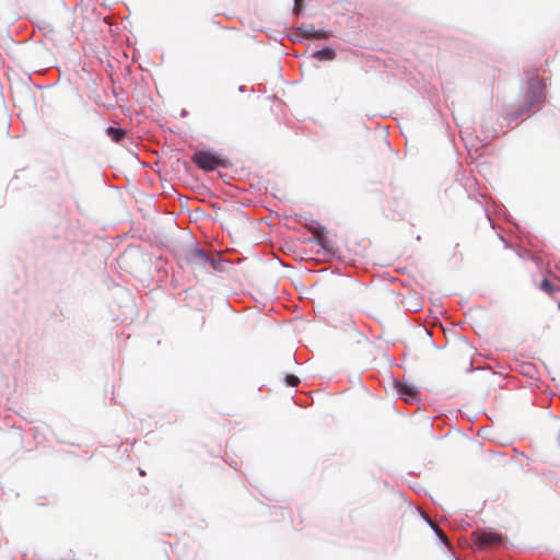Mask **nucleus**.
<instances>
[{"label":"nucleus","mask_w":560,"mask_h":560,"mask_svg":"<svg viewBox=\"0 0 560 560\" xmlns=\"http://www.w3.org/2000/svg\"><path fill=\"white\" fill-rule=\"evenodd\" d=\"M529 86H530L532 89H537V90H539V93H538V95L535 97V101H536V102L541 101V100L544 98V94H542L544 85H542V83H541L539 80H532V81L529 82Z\"/></svg>","instance_id":"nucleus-7"},{"label":"nucleus","mask_w":560,"mask_h":560,"mask_svg":"<svg viewBox=\"0 0 560 560\" xmlns=\"http://www.w3.org/2000/svg\"><path fill=\"white\" fill-rule=\"evenodd\" d=\"M430 526L434 529V532L436 533V535L440 537V539L442 541H444L446 545H448V539L446 537V535L444 534V532L442 529H440L435 524H433L430 520H428Z\"/></svg>","instance_id":"nucleus-8"},{"label":"nucleus","mask_w":560,"mask_h":560,"mask_svg":"<svg viewBox=\"0 0 560 560\" xmlns=\"http://www.w3.org/2000/svg\"><path fill=\"white\" fill-rule=\"evenodd\" d=\"M294 1H295V4L299 5L301 0H294Z\"/></svg>","instance_id":"nucleus-11"},{"label":"nucleus","mask_w":560,"mask_h":560,"mask_svg":"<svg viewBox=\"0 0 560 560\" xmlns=\"http://www.w3.org/2000/svg\"><path fill=\"white\" fill-rule=\"evenodd\" d=\"M559 308H560V302H559Z\"/></svg>","instance_id":"nucleus-12"},{"label":"nucleus","mask_w":560,"mask_h":560,"mask_svg":"<svg viewBox=\"0 0 560 560\" xmlns=\"http://www.w3.org/2000/svg\"><path fill=\"white\" fill-rule=\"evenodd\" d=\"M396 387L398 393L404 397L405 401H411L417 399L418 390L416 386L406 383H397Z\"/></svg>","instance_id":"nucleus-3"},{"label":"nucleus","mask_w":560,"mask_h":560,"mask_svg":"<svg viewBox=\"0 0 560 560\" xmlns=\"http://www.w3.org/2000/svg\"><path fill=\"white\" fill-rule=\"evenodd\" d=\"M304 36L306 38H314V39H326L328 37L331 36V32L330 31H326V30H315L313 26H310V27H304L302 26L300 28Z\"/></svg>","instance_id":"nucleus-4"},{"label":"nucleus","mask_w":560,"mask_h":560,"mask_svg":"<svg viewBox=\"0 0 560 560\" xmlns=\"http://www.w3.org/2000/svg\"><path fill=\"white\" fill-rule=\"evenodd\" d=\"M540 289L547 293L553 292V287L548 279H542L540 282Z\"/></svg>","instance_id":"nucleus-9"},{"label":"nucleus","mask_w":560,"mask_h":560,"mask_svg":"<svg viewBox=\"0 0 560 560\" xmlns=\"http://www.w3.org/2000/svg\"><path fill=\"white\" fill-rule=\"evenodd\" d=\"M336 56V52L331 48H324L320 50L315 51L314 57L317 60H332Z\"/></svg>","instance_id":"nucleus-5"},{"label":"nucleus","mask_w":560,"mask_h":560,"mask_svg":"<svg viewBox=\"0 0 560 560\" xmlns=\"http://www.w3.org/2000/svg\"><path fill=\"white\" fill-rule=\"evenodd\" d=\"M192 162L203 171H213L223 165L214 154L206 151H198L191 156Z\"/></svg>","instance_id":"nucleus-1"},{"label":"nucleus","mask_w":560,"mask_h":560,"mask_svg":"<svg viewBox=\"0 0 560 560\" xmlns=\"http://www.w3.org/2000/svg\"><path fill=\"white\" fill-rule=\"evenodd\" d=\"M472 535H474L475 541L480 546V548L495 547V546H499L503 540L502 535L499 533H494V532H488V530H483L480 533L476 532Z\"/></svg>","instance_id":"nucleus-2"},{"label":"nucleus","mask_w":560,"mask_h":560,"mask_svg":"<svg viewBox=\"0 0 560 560\" xmlns=\"http://www.w3.org/2000/svg\"><path fill=\"white\" fill-rule=\"evenodd\" d=\"M285 383H287L289 386L294 387V386H298V385H299L300 380H299V377H298V376H295V375H293V374H289V375H287V377H285Z\"/></svg>","instance_id":"nucleus-10"},{"label":"nucleus","mask_w":560,"mask_h":560,"mask_svg":"<svg viewBox=\"0 0 560 560\" xmlns=\"http://www.w3.org/2000/svg\"><path fill=\"white\" fill-rule=\"evenodd\" d=\"M106 133L112 138L113 141L120 142L124 139L126 131L120 128L108 127L106 129Z\"/></svg>","instance_id":"nucleus-6"}]
</instances>
